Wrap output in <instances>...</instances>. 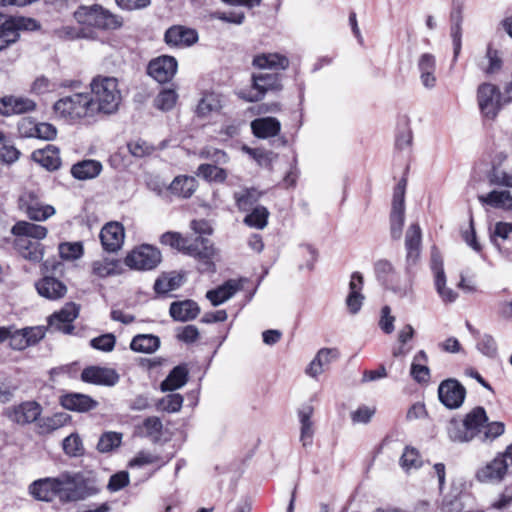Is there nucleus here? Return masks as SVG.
I'll use <instances>...</instances> for the list:
<instances>
[{
	"label": "nucleus",
	"mask_w": 512,
	"mask_h": 512,
	"mask_svg": "<svg viewBox=\"0 0 512 512\" xmlns=\"http://www.w3.org/2000/svg\"><path fill=\"white\" fill-rule=\"evenodd\" d=\"M58 499L61 503L83 501L100 492V484L93 471L69 472L58 475Z\"/></svg>",
	"instance_id": "nucleus-1"
},
{
	"label": "nucleus",
	"mask_w": 512,
	"mask_h": 512,
	"mask_svg": "<svg viewBox=\"0 0 512 512\" xmlns=\"http://www.w3.org/2000/svg\"><path fill=\"white\" fill-rule=\"evenodd\" d=\"M160 242L195 257L198 260L197 269L199 272H215L213 258L216 252L209 239L197 236L193 241H190L183 238L179 233L166 232L161 236Z\"/></svg>",
	"instance_id": "nucleus-2"
},
{
	"label": "nucleus",
	"mask_w": 512,
	"mask_h": 512,
	"mask_svg": "<svg viewBox=\"0 0 512 512\" xmlns=\"http://www.w3.org/2000/svg\"><path fill=\"white\" fill-rule=\"evenodd\" d=\"M90 88V100L95 114L110 115L118 111L122 94L117 78L98 75L92 79Z\"/></svg>",
	"instance_id": "nucleus-3"
},
{
	"label": "nucleus",
	"mask_w": 512,
	"mask_h": 512,
	"mask_svg": "<svg viewBox=\"0 0 512 512\" xmlns=\"http://www.w3.org/2000/svg\"><path fill=\"white\" fill-rule=\"evenodd\" d=\"M488 420L483 407H475L463 420L452 419L447 425L449 438L454 442H468L481 433V428Z\"/></svg>",
	"instance_id": "nucleus-4"
},
{
	"label": "nucleus",
	"mask_w": 512,
	"mask_h": 512,
	"mask_svg": "<svg viewBox=\"0 0 512 512\" xmlns=\"http://www.w3.org/2000/svg\"><path fill=\"white\" fill-rule=\"evenodd\" d=\"M55 113L66 120H79L94 117L96 114L92 108L90 95L86 93H74L55 102Z\"/></svg>",
	"instance_id": "nucleus-5"
},
{
	"label": "nucleus",
	"mask_w": 512,
	"mask_h": 512,
	"mask_svg": "<svg viewBox=\"0 0 512 512\" xmlns=\"http://www.w3.org/2000/svg\"><path fill=\"white\" fill-rule=\"evenodd\" d=\"M74 17L81 25L103 30H115L123 24L119 16L112 14L99 5L81 6L75 11Z\"/></svg>",
	"instance_id": "nucleus-6"
},
{
	"label": "nucleus",
	"mask_w": 512,
	"mask_h": 512,
	"mask_svg": "<svg viewBox=\"0 0 512 512\" xmlns=\"http://www.w3.org/2000/svg\"><path fill=\"white\" fill-rule=\"evenodd\" d=\"M510 467H512V443L479 468L476 472V479L481 483L499 484L506 477Z\"/></svg>",
	"instance_id": "nucleus-7"
},
{
	"label": "nucleus",
	"mask_w": 512,
	"mask_h": 512,
	"mask_svg": "<svg viewBox=\"0 0 512 512\" xmlns=\"http://www.w3.org/2000/svg\"><path fill=\"white\" fill-rule=\"evenodd\" d=\"M476 98L481 116L485 120L494 121L504 103L499 88L491 83H482L477 88Z\"/></svg>",
	"instance_id": "nucleus-8"
},
{
	"label": "nucleus",
	"mask_w": 512,
	"mask_h": 512,
	"mask_svg": "<svg viewBox=\"0 0 512 512\" xmlns=\"http://www.w3.org/2000/svg\"><path fill=\"white\" fill-rule=\"evenodd\" d=\"M161 260L162 255L158 248L149 244H142L126 255L124 263L133 270L149 271L155 269Z\"/></svg>",
	"instance_id": "nucleus-9"
},
{
	"label": "nucleus",
	"mask_w": 512,
	"mask_h": 512,
	"mask_svg": "<svg viewBox=\"0 0 512 512\" xmlns=\"http://www.w3.org/2000/svg\"><path fill=\"white\" fill-rule=\"evenodd\" d=\"M252 90L247 94L242 93V97L249 102L261 100L266 92L278 91L282 88L280 78L275 73H259L252 77Z\"/></svg>",
	"instance_id": "nucleus-10"
},
{
	"label": "nucleus",
	"mask_w": 512,
	"mask_h": 512,
	"mask_svg": "<svg viewBox=\"0 0 512 512\" xmlns=\"http://www.w3.org/2000/svg\"><path fill=\"white\" fill-rule=\"evenodd\" d=\"M431 269L434 274V285L436 291L444 303H453L458 293L446 286V275L443 268V260L436 248L431 252Z\"/></svg>",
	"instance_id": "nucleus-11"
},
{
	"label": "nucleus",
	"mask_w": 512,
	"mask_h": 512,
	"mask_svg": "<svg viewBox=\"0 0 512 512\" xmlns=\"http://www.w3.org/2000/svg\"><path fill=\"white\" fill-rule=\"evenodd\" d=\"M466 395L464 386L456 379H446L438 387L440 402L449 409H455L462 405Z\"/></svg>",
	"instance_id": "nucleus-12"
},
{
	"label": "nucleus",
	"mask_w": 512,
	"mask_h": 512,
	"mask_svg": "<svg viewBox=\"0 0 512 512\" xmlns=\"http://www.w3.org/2000/svg\"><path fill=\"white\" fill-rule=\"evenodd\" d=\"M42 413V407L36 401H26L10 407L5 414L9 420L19 425L35 422Z\"/></svg>",
	"instance_id": "nucleus-13"
},
{
	"label": "nucleus",
	"mask_w": 512,
	"mask_h": 512,
	"mask_svg": "<svg viewBox=\"0 0 512 512\" xmlns=\"http://www.w3.org/2000/svg\"><path fill=\"white\" fill-rule=\"evenodd\" d=\"M120 376L113 368L89 366L86 367L81 373V380L86 383L101 385V386H114L119 382Z\"/></svg>",
	"instance_id": "nucleus-14"
},
{
	"label": "nucleus",
	"mask_w": 512,
	"mask_h": 512,
	"mask_svg": "<svg viewBox=\"0 0 512 512\" xmlns=\"http://www.w3.org/2000/svg\"><path fill=\"white\" fill-rule=\"evenodd\" d=\"M177 71V61L172 56H161L148 65V74L159 83L170 81Z\"/></svg>",
	"instance_id": "nucleus-15"
},
{
	"label": "nucleus",
	"mask_w": 512,
	"mask_h": 512,
	"mask_svg": "<svg viewBox=\"0 0 512 512\" xmlns=\"http://www.w3.org/2000/svg\"><path fill=\"white\" fill-rule=\"evenodd\" d=\"M99 237L105 251L116 252L124 243L125 230L121 223L109 222L102 227Z\"/></svg>",
	"instance_id": "nucleus-16"
},
{
	"label": "nucleus",
	"mask_w": 512,
	"mask_h": 512,
	"mask_svg": "<svg viewBox=\"0 0 512 512\" xmlns=\"http://www.w3.org/2000/svg\"><path fill=\"white\" fill-rule=\"evenodd\" d=\"M78 314V306L74 303H67L59 312L49 317V327L56 331L69 334L74 328L72 322L78 317Z\"/></svg>",
	"instance_id": "nucleus-17"
},
{
	"label": "nucleus",
	"mask_w": 512,
	"mask_h": 512,
	"mask_svg": "<svg viewBox=\"0 0 512 512\" xmlns=\"http://www.w3.org/2000/svg\"><path fill=\"white\" fill-rule=\"evenodd\" d=\"M164 40L170 47H189L198 41V33L195 29L174 25L167 29Z\"/></svg>",
	"instance_id": "nucleus-18"
},
{
	"label": "nucleus",
	"mask_w": 512,
	"mask_h": 512,
	"mask_svg": "<svg viewBox=\"0 0 512 512\" xmlns=\"http://www.w3.org/2000/svg\"><path fill=\"white\" fill-rule=\"evenodd\" d=\"M58 484V476L40 478L29 485L28 492L37 501L51 502L58 498Z\"/></svg>",
	"instance_id": "nucleus-19"
},
{
	"label": "nucleus",
	"mask_w": 512,
	"mask_h": 512,
	"mask_svg": "<svg viewBox=\"0 0 512 512\" xmlns=\"http://www.w3.org/2000/svg\"><path fill=\"white\" fill-rule=\"evenodd\" d=\"M422 233L420 226L413 223L409 226L405 235L406 263L414 266L420 259Z\"/></svg>",
	"instance_id": "nucleus-20"
},
{
	"label": "nucleus",
	"mask_w": 512,
	"mask_h": 512,
	"mask_svg": "<svg viewBox=\"0 0 512 512\" xmlns=\"http://www.w3.org/2000/svg\"><path fill=\"white\" fill-rule=\"evenodd\" d=\"M27 216L34 221H45L55 214V208L48 204H43L37 197L29 193L21 199Z\"/></svg>",
	"instance_id": "nucleus-21"
},
{
	"label": "nucleus",
	"mask_w": 512,
	"mask_h": 512,
	"mask_svg": "<svg viewBox=\"0 0 512 512\" xmlns=\"http://www.w3.org/2000/svg\"><path fill=\"white\" fill-rule=\"evenodd\" d=\"M417 68L421 84L424 88L432 90L436 87V58L431 53H423L419 56L417 61Z\"/></svg>",
	"instance_id": "nucleus-22"
},
{
	"label": "nucleus",
	"mask_w": 512,
	"mask_h": 512,
	"mask_svg": "<svg viewBox=\"0 0 512 512\" xmlns=\"http://www.w3.org/2000/svg\"><path fill=\"white\" fill-rule=\"evenodd\" d=\"M63 408L79 413L89 412L98 406V402L89 395L82 393H67L60 397Z\"/></svg>",
	"instance_id": "nucleus-23"
},
{
	"label": "nucleus",
	"mask_w": 512,
	"mask_h": 512,
	"mask_svg": "<svg viewBox=\"0 0 512 512\" xmlns=\"http://www.w3.org/2000/svg\"><path fill=\"white\" fill-rule=\"evenodd\" d=\"M340 352L337 348L320 349L309 366L306 368V374L312 378H317L322 374L325 368L334 360L338 359Z\"/></svg>",
	"instance_id": "nucleus-24"
},
{
	"label": "nucleus",
	"mask_w": 512,
	"mask_h": 512,
	"mask_svg": "<svg viewBox=\"0 0 512 512\" xmlns=\"http://www.w3.org/2000/svg\"><path fill=\"white\" fill-rule=\"evenodd\" d=\"M38 294L49 300H57L65 296L67 287L60 280L45 276L35 283Z\"/></svg>",
	"instance_id": "nucleus-25"
},
{
	"label": "nucleus",
	"mask_w": 512,
	"mask_h": 512,
	"mask_svg": "<svg viewBox=\"0 0 512 512\" xmlns=\"http://www.w3.org/2000/svg\"><path fill=\"white\" fill-rule=\"evenodd\" d=\"M242 289L239 281L230 279L222 285L206 292V298L213 306H219L231 299L238 291Z\"/></svg>",
	"instance_id": "nucleus-26"
},
{
	"label": "nucleus",
	"mask_w": 512,
	"mask_h": 512,
	"mask_svg": "<svg viewBox=\"0 0 512 512\" xmlns=\"http://www.w3.org/2000/svg\"><path fill=\"white\" fill-rule=\"evenodd\" d=\"M250 126L253 135L259 139L275 137L281 130V123L274 117L256 118L251 122Z\"/></svg>",
	"instance_id": "nucleus-27"
},
{
	"label": "nucleus",
	"mask_w": 512,
	"mask_h": 512,
	"mask_svg": "<svg viewBox=\"0 0 512 512\" xmlns=\"http://www.w3.org/2000/svg\"><path fill=\"white\" fill-rule=\"evenodd\" d=\"M14 236V247L23 258L33 262L42 260L43 247L40 242L19 235Z\"/></svg>",
	"instance_id": "nucleus-28"
},
{
	"label": "nucleus",
	"mask_w": 512,
	"mask_h": 512,
	"mask_svg": "<svg viewBox=\"0 0 512 512\" xmlns=\"http://www.w3.org/2000/svg\"><path fill=\"white\" fill-rule=\"evenodd\" d=\"M26 28L24 18H12L0 25V51L19 39V30Z\"/></svg>",
	"instance_id": "nucleus-29"
},
{
	"label": "nucleus",
	"mask_w": 512,
	"mask_h": 512,
	"mask_svg": "<svg viewBox=\"0 0 512 512\" xmlns=\"http://www.w3.org/2000/svg\"><path fill=\"white\" fill-rule=\"evenodd\" d=\"M363 288V277L360 273L354 272L351 275L349 283V294L346 298V305L351 314H356L360 311L364 296L361 293Z\"/></svg>",
	"instance_id": "nucleus-30"
},
{
	"label": "nucleus",
	"mask_w": 512,
	"mask_h": 512,
	"mask_svg": "<svg viewBox=\"0 0 512 512\" xmlns=\"http://www.w3.org/2000/svg\"><path fill=\"white\" fill-rule=\"evenodd\" d=\"M32 159L50 171L57 170L61 165L59 149L50 144L43 149L35 150Z\"/></svg>",
	"instance_id": "nucleus-31"
},
{
	"label": "nucleus",
	"mask_w": 512,
	"mask_h": 512,
	"mask_svg": "<svg viewBox=\"0 0 512 512\" xmlns=\"http://www.w3.org/2000/svg\"><path fill=\"white\" fill-rule=\"evenodd\" d=\"M200 312L199 306L193 300H184L173 302L170 305V316L181 322H186L195 319Z\"/></svg>",
	"instance_id": "nucleus-32"
},
{
	"label": "nucleus",
	"mask_w": 512,
	"mask_h": 512,
	"mask_svg": "<svg viewBox=\"0 0 512 512\" xmlns=\"http://www.w3.org/2000/svg\"><path fill=\"white\" fill-rule=\"evenodd\" d=\"M101 162L93 159L82 160L71 167V174L78 180L96 178L102 171Z\"/></svg>",
	"instance_id": "nucleus-33"
},
{
	"label": "nucleus",
	"mask_w": 512,
	"mask_h": 512,
	"mask_svg": "<svg viewBox=\"0 0 512 512\" xmlns=\"http://www.w3.org/2000/svg\"><path fill=\"white\" fill-rule=\"evenodd\" d=\"M478 200L492 208L512 210V194L507 190H493L486 195L478 196Z\"/></svg>",
	"instance_id": "nucleus-34"
},
{
	"label": "nucleus",
	"mask_w": 512,
	"mask_h": 512,
	"mask_svg": "<svg viewBox=\"0 0 512 512\" xmlns=\"http://www.w3.org/2000/svg\"><path fill=\"white\" fill-rule=\"evenodd\" d=\"M11 232L13 235H19L39 242L47 236L48 231L47 228L42 225L19 221L12 227Z\"/></svg>",
	"instance_id": "nucleus-35"
},
{
	"label": "nucleus",
	"mask_w": 512,
	"mask_h": 512,
	"mask_svg": "<svg viewBox=\"0 0 512 512\" xmlns=\"http://www.w3.org/2000/svg\"><path fill=\"white\" fill-rule=\"evenodd\" d=\"M313 408L311 406H305L298 411V417L300 421V441L304 447L312 444L314 436L313 428Z\"/></svg>",
	"instance_id": "nucleus-36"
},
{
	"label": "nucleus",
	"mask_w": 512,
	"mask_h": 512,
	"mask_svg": "<svg viewBox=\"0 0 512 512\" xmlns=\"http://www.w3.org/2000/svg\"><path fill=\"white\" fill-rule=\"evenodd\" d=\"M253 65L260 69H286L289 65L287 57L278 53H263L254 57Z\"/></svg>",
	"instance_id": "nucleus-37"
},
{
	"label": "nucleus",
	"mask_w": 512,
	"mask_h": 512,
	"mask_svg": "<svg viewBox=\"0 0 512 512\" xmlns=\"http://www.w3.org/2000/svg\"><path fill=\"white\" fill-rule=\"evenodd\" d=\"M188 381V370L185 366L174 367L162 381L160 388L163 392L174 391L183 387Z\"/></svg>",
	"instance_id": "nucleus-38"
},
{
	"label": "nucleus",
	"mask_w": 512,
	"mask_h": 512,
	"mask_svg": "<svg viewBox=\"0 0 512 512\" xmlns=\"http://www.w3.org/2000/svg\"><path fill=\"white\" fill-rule=\"evenodd\" d=\"M160 347V339L153 334H139L133 337L130 348L139 353H154Z\"/></svg>",
	"instance_id": "nucleus-39"
},
{
	"label": "nucleus",
	"mask_w": 512,
	"mask_h": 512,
	"mask_svg": "<svg viewBox=\"0 0 512 512\" xmlns=\"http://www.w3.org/2000/svg\"><path fill=\"white\" fill-rule=\"evenodd\" d=\"M197 182L191 176H177L169 186L173 195L182 198L190 197L196 190Z\"/></svg>",
	"instance_id": "nucleus-40"
},
{
	"label": "nucleus",
	"mask_w": 512,
	"mask_h": 512,
	"mask_svg": "<svg viewBox=\"0 0 512 512\" xmlns=\"http://www.w3.org/2000/svg\"><path fill=\"white\" fill-rule=\"evenodd\" d=\"M222 107L220 96L216 93H205L200 99L196 113L199 117H207L219 112Z\"/></svg>",
	"instance_id": "nucleus-41"
},
{
	"label": "nucleus",
	"mask_w": 512,
	"mask_h": 512,
	"mask_svg": "<svg viewBox=\"0 0 512 512\" xmlns=\"http://www.w3.org/2000/svg\"><path fill=\"white\" fill-rule=\"evenodd\" d=\"M70 421L67 413H55L39 420L38 427L42 434H48L65 426Z\"/></svg>",
	"instance_id": "nucleus-42"
},
{
	"label": "nucleus",
	"mask_w": 512,
	"mask_h": 512,
	"mask_svg": "<svg viewBox=\"0 0 512 512\" xmlns=\"http://www.w3.org/2000/svg\"><path fill=\"white\" fill-rule=\"evenodd\" d=\"M166 463L167 461H163L162 457L159 455L149 451H140L129 461V467L140 468L146 465H157V469H160Z\"/></svg>",
	"instance_id": "nucleus-43"
},
{
	"label": "nucleus",
	"mask_w": 512,
	"mask_h": 512,
	"mask_svg": "<svg viewBox=\"0 0 512 512\" xmlns=\"http://www.w3.org/2000/svg\"><path fill=\"white\" fill-rule=\"evenodd\" d=\"M399 464L407 473L419 469L422 466V459L418 450L409 446L405 447L400 457Z\"/></svg>",
	"instance_id": "nucleus-44"
},
{
	"label": "nucleus",
	"mask_w": 512,
	"mask_h": 512,
	"mask_svg": "<svg viewBox=\"0 0 512 512\" xmlns=\"http://www.w3.org/2000/svg\"><path fill=\"white\" fill-rule=\"evenodd\" d=\"M92 272L99 278H106L119 273V261L111 259L96 260L92 263Z\"/></svg>",
	"instance_id": "nucleus-45"
},
{
	"label": "nucleus",
	"mask_w": 512,
	"mask_h": 512,
	"mask_svg": "<svg viewBox=\"0 0 512 512\" xmlns=\"http://www.w3.org/2000/svg\"><path fill=\"white\" fill-rule=\"evenodd\" d=\"M197 175L210 182L223 183L227 178V171L217 165L201 164L198 167Z\"/></svg>",
	"instance_id": "nucleus-46"
},
{
	"label": "nucleus",
	"mask_w": 512,
	"mask_h": 512,
	"mask_svg": "<svg viewBox=\"0 0 512 512\" xmlns=\"http://www.w3.org/2000/svg\"><path fill=\"white\" fill-rule=\"evenodd\" d=\"M261 193L256 189H244L234 194L237 207L242 211H248L259 200Z\"/></svg>",
	"instance_id": "nucleus-47"
},
{
	"label": "nucleus",
	"mask_w": 512,
	"mask_h": 512,
	"mask_svg": "<svg viewBox=\"0 0 512 512\" xmlns=\"http://www.w3.org/2000/svg\"><path fill=\"white\" fill-rule=\"evenodd\" d=\"M122 441V434L109 431L105 432L99 438L97 443V450L100 453H109L114 449L118 448Z\"/></svg>",
	"instance_id": "nucleus-48"
},
{
	"label": "nucleus",
	"mask_w": 512,
	"mask_h": 512,
	"mask_svg": "<svg viewBox=\"0 0 512 512\" xmlns=\"http://www.w3.org/2000/svg\"><path fill=\"white\" fill-rule=\"evenodd\" d=\"M183 401L184 399L181 394L170 393L157 402L156 408L159 411L175 413L180 411L183 405Z\"/></svg>",
	"instance_id": "nucleus-49"
},
{
	"label": "nucleus",
	"mask_w": 512,
	"mask_h": 512,
	"mask_svg": "<svg viewBox=\"0 0 512 512\" xmlns=\"http://www.w3.org/2000/svg\"><path fill=\"white\" fill-rule=\"evenodd\" d=\"M0 145V164L11 165L19 159L20 151L7 140L5 134Z\"/></svg>",
	"instance_id": "nucleus-50"
},
{
	"label": "nucleus",
	"mask_w": 512,
	"mask_h": 512,
	"mask_svg": "<svg viewBox=\"0 0 512 512\" xmlns=\"http://www.w3.org/2000/svg\"><path fill=\"white\" fill-rule=\"evenodd\" d=\"M268 216L269 212L265 207L257 206L245 217L244 222L250 227L263 229L267 225Z\"/></svg>",
	"instance_id": "nucleus-51"
},
{
	"label": "nucleus",
	"mask_w": 512,
	"mask_h": 512,
	"mask_svg": "<svg viewBox=\"0 0 512 512\" xmlns=\"http://www.w3.org/2000/svg\"><path fill=\"white\" fill-rule=\"evenodd\" d=\"M163 424L159 417L151 416L146 418L141 426V432L147 436L152 438L153 440H158L162 434Z\"/></svg>",
	"instance_id": "nucleus-52"
},
{
	"label": "nucleus",
	"mask_w": 512,
	"mask_h": 512,
	"mask_svg": "<svg viewBox=\"0 0 512 512\" xmlns=\"http://www.w3.org/2000/svg\"><path fill=\"white\" fill-rule=\"evenodd\" d=\"M177 98L174 90H163L155 98V106L162 111L171 110L175 106Z\"/></svg>",
	"instance_id": "nucleus-53"
},
{
	"label": "nucleus",
	"mask_w": 512,
	"mask_h": 512,
	"mask_svg": "<svg viewBox=\"0 0 512 512\" xmlns=\"http://www.w3.org/2000/svg\"><path fill=\"white\" fill-rule=\"evenodd\" d=\"M63 450L69 456H79L83 453L82 440L77 434H71L63 440Z\"/></svg>",
	"instance_id": "nucleus-54"
},
{
	"label": "nucleus",
	"mask_w": 512,
	"mask_h": 512,
	"mask_svg": "<svg viewBox=\"0 0 512 512\" xmlns=\"http://www.w3.org/2000/svg\"><path fill=\"white\" fill-rule=\"evenodd\" d=\"M59 254L62 259L74 260L78 259L83 254V247L81 243H62L59 245Z\"/></svg>",
	"instance_id": "nucleus-55"
},
{
	"label": "nucleus",
	"mask_w": 512,
	"mask_h": 512,
	"mask_svg": "<svg viewBox=\"0 0 512 512\" xmlns=\"http://www.w3.org/2000/svg\"><path fill=\"white\" fill-rule=\"evenodd\" d=\"M180 285V278L178 277H159L154 283V290L158 294H166L170 291L177 289Z\"/></svg>",
	"instance_id": "nucleus-56"
},
{
	"label": "nucleus",
	"mask_w": 512,
	"mask_h": 512,
	"mask_svg": "<svg viewBox=\"0 0 512 512\" xmlns=\"http://www.w3.org/2000/svg\"><path fill=\"white\" fill-rule=\"evenodd\" d=\"M9 327V336L7 337V340H9V346L13 350H24L28 346V342L26 340V336L22 329H15L13 326Z\"/></svg>",
	"instance_id": "nucleus-57"
},
{
	"label": "nucleus",
	"mask_w": 512,
	"mask_h": 512,
	"mask_svg": "<svg viewBox=\"0 0 512 512\" xmlns=\"http://www.w3.org/2000/svg\"><path fill=\"white\" fill-rule=\"evenodd\" d=\"M115 343L116 338L111 333L100 335L90 341L91 347L103 352H111L115 347Z\"/></svg>",
	"instance_id": "nucleus-58"
},
{
	"label": "nucleus",
	"mask_w": 512,
	"mask_h": 512,
	"mask_svg": "<svg viewBox=\"0 0 512 512\" xmlns=\"http://www.w3.org/2000/svg\"><path fill=\"white\" fill-rule=\"evenodd\" d=\"M512 233V223L507 222H497L494 226V229L491 233V241L492 243L500 249L499 239L507 240Z\"/></svg>",
	"instance_id": "nucleus-59"
},
{
	"label": "nucleus",
	"mask_w": 512,
	"mask_h": 512,
	"mask_svg": "<svg viewBox=\"0 0 512 512\" xmlns=\"http://www.w3.org/2000/svg\"><path fill=\"white\" fill-rule=\"evenodd\" d=\"M490 182L498 186L512 188V169H493L490 174Z\"/></svg>",
	"instance_id": "nucleus-60"
},
{
	"label": "nucleus",
	"mask_w": 512,
	"mask_h": 512,
	"mask_svg": "<svg viewBox=\"0 0 512 512\" xmlns=\"http://www.w3.org/2000/svg\"><path fill=\"white\" fill-rule=\"evenodd\" d=\"M200 157L209 159L215 164H226L229 161L227 153L214 147H205L200 152Z\"/></svg>",
	"instance_id": "nucleus-61"
},
{
	"label": "nucleus",
	"mask_w": 512,
	"mask_h": 512,
	"mask_svg": "<svg viewBox=\"0 0 512 512\" xmlns=\"http://www.w3.org/2000/svg\"><path fill=\"white\" fill-rule=\"evenodd\" d=\"M482 441H493L505 432V424L500 421L485 423Z\"/></svg>",
	"instance_id": "nucleus-62"
},
{
	"label": "nucleus",
	"mask_w": 512,
	"mask_h": 512,
	"mask_svg": "<svg viewBox=\"0 0 512 512\" xmlns=\"http://www.w3.org/2000/svg\"><path fill=\"white\" fill-rule=\"evenodd\" d=\"M375 412V407L362 405L351 413V420L353 423L367 424L374 416Z\"/></svg>",
	"instance_id": "nucleus-63"
},
{
	"label": "nucleus",
	"mask_w": 512,
	"mask_h": 512,
	"mask_svg": "<svg viewBox=\"0 0 512 512\" xmlns=\"http://www.w3.org/2000/svg\"><path fill=\"white\" fill-rule=\"evenodd\" d=\"M13 108H11L13 114H22L33 111L36 108V103L27 97L12 96Z\"/></svg>",
	"instance_id": "nucleus-64"
}]
</instances>
